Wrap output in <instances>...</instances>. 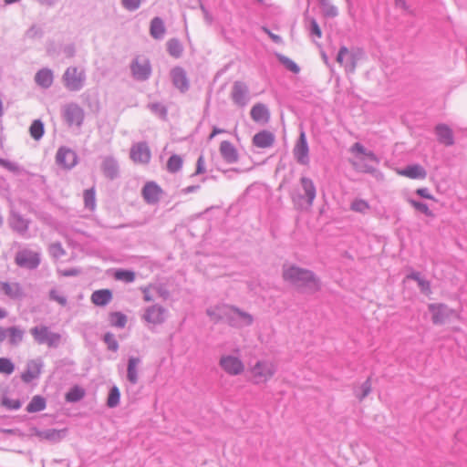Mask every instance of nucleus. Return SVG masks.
I'll list each match as a JSON object with an SVG mask.
<instances>
[{
  "mask_svg": "<svg viewBox=\"0 0 467 467\" xmlns=\"http://www.w3.org/2000/svg\"><path fill=\"white\" fill-rule=\"evenodd\" d=\"M283 277L301 292L315 293L320 289V283L316 275L307 269L296 265L284 266Z\"/></svg>",
  "mask_w": 467,
  "mask_h": 467,
  "instance_id": "f257e3e1",
  "label": "nucleus"
},
{
  "mask_svg": "<svg viewBox=\"0 0 467 467\" xmlns=\"http://www.w3.org/2000/svg\"><path fill=\"white\" fill-rule=\"evenodd\" d=\"M317 196V187L314 182L306 176L299 180V188L295 189L291 193L294 206L297 210L307 211L314 203Z\"/></svg>",
  "mask_w": 467,
  "mask_h": 467,
  "instance_id": "f03ea898",
  "label": "nucleus"
},
{
  "mask_svg": "<svg viewBox=\"0 0 467 467\" xmlns=\"http://www.w3.org/2000/svg\"><path fill=\"white\" fill-rule=\"evenodd\" d=\"M251 381L255 384H265L276 373L277 367L275 362L268 359L257 360L249 368Z\"/></svg>",
  "mask_w": 467,
  "mask_h": 467,
  "instance_id": "7ed1b4c3",
  "label": "nucleus"
},
{
  "mask_svg": "<svg viewBox=\"0 0 467 467\" xmlns=\"http://www.w3.org/2000/svg\"><path fill=\"white\" fill-rule=\"evenodd\" d=\"M363 57V51L360 48L348 49L342 46L337 55L336 60L345 67L347 73H354L358 61Z\"/></svg>",
  "mask_w": 467,
  "mask_h": 467,
  "instance_id": "20e7f679",
  "label": "nucleus"
},
{
  "mask_svg": "<svg viewBox=\"0 0 467 467\" xmlns=\"http://www.w3.org/2000/svg\"><path fill=\"white\" fill-rule=\"evenodd\" d=\"M62 81L65 88L69 91H79L85 85V70L77 67H69L65 70Z\"/></svg>",
  "mask_w": 467,
  "mask_h": 467,
  "instance_id": "39448f33",
  "label": "nucleus"
},
{
  "mask_svg": "<svg viewBox=\"0 0 467 467\" xmlns=\"http://www.w3.org/2000/svg\"><path fill=\"white\" fill-rule=\"evenodd\" d=\"M30 334L37 344H47L49 348H57L61 341V335L52 332L46 326H36L30 329Z\"/></svg>",
  "mask_w": 467,
  "mask_h": 467,
  "instance_id": "423d86ee",
  "label": "nucleus"
},
{
  "mask_svg": "<svg viewBox=\"0 0 467 467\" xmlns=\"http://www.w3.org/2000/svg\"><path fill=\"white\" fill-rule=\"evenodd\" d=\"M224 315L229 325L234 327H248L254 321L252 315L234 306H226Z\"/></svg>",
  "mask_w": 467,
  "mask_h": 467,
  "instance_id": "0eeeda50",
  "label": "nucleus"
},
{
  "mask_svg": "<svg viewBox=\"0 0 467 467\" xmlns=\"http://www.w3.org/2000/svg\"><path fill=\"white\" fill-rule=\"evenodd\" d=\"M132 77L138 81L149 79L151 74V66L148 58L144 57H135L130 64Z\"/></svg>",
  "mask_w": 467,
  "mask_h": 467,
  "instance_id": "6e6552de",
  "label": "nucleus"
},
{
  "mask_svg": "<svg viewBox=\"0 0 467 467\" xmlns=\"http://www.w3.org/2000/svg\"><path fill=\"white\" fill-rule=\"evenodd\" d=\"M219 364L223 370L231 376L241 375L244 370V362L238 357L233 355H223Z\"/></svg>",
  "mask_w": 467,
  "mask_h": 467,
  "instance_id": "1a4fd4ad",
  "label": "nucleus"
},
{
  "mask_svg": "<svg viewBox=\"0 0 467 467\" xmlns=\"http://www.w3.org/2000/svg\"><path fill=\"white\" fill-rule=\"evenodd\" d=\"M15 261L18 266L33 270L39 265L40 256L38 253L24 249L16 253Z\"/></svg>",
  "mask_w": 467,
  "mask_h": 467,
  "instance_id": "9d476101",
  "label": "nucleus"
},
{
  "mask_svg": "<svg viewBox=\"0 0 467 467\" xmlns=\"http://www.w3.org/2000/svg\"><path fill=\"white\" fill-rule=\"evenodd\" d=\"M231 99L238 107H245L250 101L248 86L244 81H234L231 90Z\"/></svg>",
  "mask_w": 467,
  "mask_h": 467,
  "instance_id": "9b49d317",
  "label": "nucleus"
},
{
  "mask_svg": "<svg viewBox=\"0 0 467 467\" xmlns=\"http://www.w3.org/2000/svg\"><path fill=\"white\" fill-rule=\"evenodd\" d=\"M56 162L61 168L70 170L78 163L77 153L67 147H60L56 154Z\"/></svg>",
  "mask_w": 467,
  "mask_h": 467,
  "instance_id": "f8f14e48",
  "label": "nucleus"
},
{
  "mask_svg": "<svg viewBox=\"0 0 467 467\" xmlns=\"http://www.w3.org/2000/svg\"><path fill=\"white\" fill-rule=\"evenodd\" d=\"M294 158L301 165H308L309 163V148L306 137L304 131L300 136L293 150Z\"/></svg>",
  "mask_w": 467,
  "mask_h": 467,
  "instance_id": "ddd939ff",
  "label": "nucleus"
},
{
  "mask_svg": "<svg viewBox=\"0 0 467 467\" xmlns=\"http://www.w3.org/2000/svg\"><path fill=\"white\" fill-rule=\"evenodd\" d=\"M44 362L41 358L31 359L26 363V368L21 375V379L24 383H30L37 379L42 372Z\"/></svg>",
  "mask_w": 467,
  "mask_h": 467,
  "instance_id": "4468645a",
  "label": "nucleus"
},
{
  "mask_svg": "<svg viewBox=\"0 0 467 467\" xmlns=\"http://www.w3.org/2000/svg\"><path fill=\"white\" fill-rule=\"evenodd\" d=\"M63 117L69 126L80 127L84 119V111L77 104H68L63 109Z\"/></svg>",
  "mask_w": 467,
  "mask_h": 467,
  "instance_id": "2eb2a0df",
  "label": "nucleus"
},
{
  "mask_svg": "<svg viewBox=\"0 0 467 467\" xmlns=\"http://www.w3.org/2000/svg\"><path fill=\"white\" fill-rule=\"evenodd\" d=\"M429 311L431 313V320L435 325L444 324L454 314V311L444 304H430Z\"/></svg>",
  "mask_w": 467,
  "mask_h": 467,
  "instance_id": "dca6fc26",
  "label": "nucleus"
},
{
  "mask_svg": "<svg viewBox=\"0 0 467 467\" xmlns=\"http://www.w3.org/2000/svg\"><path fill=\"white\" fill-rule=\"evenodd\" d=\"M142 318L149 324L161 325L166 319V309L159 305H153L147 307Z\"/></svg>",
  "mask_w": 467,
  "mask_h": 467,
  "instance_id": "f3484780",
  "label": "nucleus"
},
{
  "mask_svg": "<svg viewBox=\"0 0 467 467\" xmlns=\"http://www.w3.org/2000/svg\"><path fill=\"white\" fill-rule=\"evenodd\" d=\"M130 158L134 162L146 164L150 161V151L146 142L134 144L130 149Z\"/></svg>",
  "mask_w": 467,
  "mask_h": 467,
  "instance_id": "a211bd4d",
  "label": "nucleus"
},
{
  "mask_svg": "<svg viewBox=\"0 0 467 467\" xmlns=\"http://www.w3.org/2000/svg\"><path fill=\"white\" fill-rule=\"evenodd\" d=\"M171 78L173 86L181 90L182 92H185L189 88V81L186 76V72L183 68L180 67H176L171 70Z\"/></svg>",
  "mask_w": 467,
  "mask_h": 467,
  "instance_id": "6ab92c4d",
  "label": "nucleus"
},
{
  "mask_svg": "<svg viewBox=\"0 0 467 467\" xmlns=\"http://www.w3.org/2000/svg\"><path fill=\"white\" fill-rule=\"evenodd\" d=\"M435 134L441 144L451 146L454 144V137L451 129L446 124H438L435 127Z\"/></svg>",
  "mask_w": 467,
  "mask_h": 467,
  "instance_id": "aec40b11",
  "label": "nucleus"
},
{
  "mask_svg": "<svg viewBox=\"0 0 467 467\" xmlns=\"http://www.w3.org/2000/svg\"><path fill=\"white\" fill-rule=\"evenodd\" d=\"M161 193V188L153 182H147L142 188V196L146 202L156 203Z\"/></svg>",
  "mask_w": 467,
  "mask_h": 467,
  "instance_id": "412c9836",
  "label": "nucleus"
},
{
  "mask_svg": "<svg viewBox=\"0 0 467 467\" xmlns=\"http://www.w3.org/2000/svg\"><path fill=\"white\" fill-rule=\"evenodd\" d=\"M251 118L257 123H267L270 119L268 108L263 103H256L250 111Z\"/></svg>",
  "mask_w": 467,
  "mask_h": 467,
  "instance_id": "4be33fe9",
  "label": "nucleus"
},
{
  "mask_svg": "<svg viewBox=\"0 0 467 467\" xmlns=\"http://www.w3.org/2000/svg\"><path fill=\"white\" fill-rule=\"evenodd\" d=\"M54 81V74L50 68L44 67L38 70L35 75V82L42 88H48Z\"/></svg>",
  "mask_w": 467,
  "mask_h": 467,
  "instance_id": "5701e85b",
  "label": "nucleus"
},
{
  "mask_svg": "<svg viewBox=\"0 0 467 467\" xmlns=\"http://www.w3.org/2000/svg\"><path fill=\"white\" fill-rule=\"evenodd\" d=\"M101 169L104 175L109 180H114L119 176L118 161L111 156L104 158L101 164Z\"/></svg>",
  "mask_w": 467,
  "mask_h": 467,
  "instance_id": "b1692460",
  "label": "nucleus"
},
{
  "mask_svg": "<svg viewBox=\"0 0 467 467\" xmlns=\"http://www.w3.org/2000/svg\"><path fill=\"white\" fill-rule=\"evenodd\" d=\"M0 291L11 299H19L24 296L23 289L18 283L0 282Z\"/></svg>",
  "mask_w": 467,
  "mask_h": 467,
  "instance_id": "393cba45",
  "label": "nucleus"
},
{
  "mask_svg": "<svg viewBox=\"0 0 467 467\" xmlns=\"http://www.w3.org/2000/svg\"><path fill=\"white\" fill-rule=\"evenodd\" d=\"M275 142V135L268 130H262L253 137V144L258 148L271 147Z\"/></svg>",
  "mask_w": 467,
  "mask_h": 467,
  "instance_id": "a878e982",
  "label": "nucleus"
},
{
  "mask_svg": "<svg viewBox=\"0 0 467 467\" xmlns=\"http://www.w3.org/2000/svg\"><path fill=\"white\" fill-rule=\"evenodd\" d=\"M220 153L223 160L228 163H234L238 160L237 150L234 146L227 141L223 140L220 145Z\"/></svg>",
  "mask_w": 467,
  "mask_h": 467,
  "instance_id": "bb28decb",
  "label": "nucleus"
},
{
  "mask_svg": "<svg viewBox=\"0 0 467 467\" xmlns=\"http://www.w3.org/2000/svg\"><path fill=\"white\" fill-rule=\"evenodd\" d=\"M112 299V293L109 289L96 290L91 295V302L99 306L108 305Z\"/></svg>",
  "mask_w": 467,
  "mask_h": 467,
  "instance_id": "cd10ccee",
  "label": "nucleus"
},
{
  "mask_svg": "<svg viewBox=\"0 0 467 467\" xmlns=\"http://www.w3.org/2000/svg\"><path fill=\"white\" fill-rule=\"evenodd\" d=\"M166 32L163 20L156 16L151 19L150 26V34L154 39H162Z\"/></svg>",
  "mask_w": 467,
  "mask_h": 467,
  "instance_id": "c85d7f7f",
  "label": "nucleus"
},
{
  "mask_svg": "<svg viewBox=\"0 0 467 467\" xmlns=\"http://www.w3.org/2000/svg\"><path fill=\"white\" fill-rule=\"evenodd\" d=\"M140 363V359L136 357H130L128 360L127 379L133 385L137 384L139 380L137 367Z\"/></svg>",
  "mask_w": 467,
  "mask_h": 467,
  "instance_id": "c756f323",
  "label": "nucleus"
},
{
  "mask_svg": "<svg viewBox=\"0 0 467 467\" xmlns=\"http://www.w3.org/2000/svg\"><path fill=\"white\" fill-rule=\"evenodd\" d=\"M400 174L410 179H424L427 173L423 167L419 164H413L404 168Z\"/></svg>",
  "mask_w": 467,
  "mask_h": 467,
  "instance_id": "7c9ffc66",
  "label": "nucleus"
},
{
  "mask_svg": "<svg viewBox=\"0 0 467 467\" xmlns=\"http://www.w3.org/2000/svg\"><path fill=\"white\" fill-rule=\"evenodd\" d=\"M10 224L20 234H25L28 230V222L18 213L12 214Z\"/></svg>",
  "mask_w": 467,
  "mask_h": 467,
  "instance_id": "2f4dec72",
  "label": "nucleus"
},
{
  "mask_svg": "<svg viewBox=\"0 0 467 467\" xmlns=\"http://www.w3.org/2000/svg\"><path fill=\"white\" fill-rule=\"evenodd\" d=\"M46 400L39 395H36L32 398L30 402L26 406V411L29 413H35L42 411L46 409Z\"/></svg>",
  "mask_w": 467,
  "mask_h": 467,
  "instance_id": "473e14b6",
  "label": "nucleus"
},
{
  "mask_svg": "<svg viewBox=\"0 0 467 467\" xmlns=\"http://www.w3.org/2000/svg\"><path fill=\"white\" fill-rule=\"evenodd\" d=\"M7 329V338L10 345L16 346L22 342L24 330L17 327H11Z\"/></svg>",
  "mask_w": 467,
  "mask_h": 467,
  "instance_id": "72a5a7b5",
  "label": "nucleus"
},
{
  "mask_svg": "<svg viewBox=\"0 0 467 467\" xmlns=\"http://www.w3.org/2000/svg\"><path fill=\"white\" fill-rule=\"evenodd\" d=\"M407 278L416 281L421 292L425 294L431 293L430 282L422 278L420 272H411L407 275Z\"/></svg>",
  "mask_w": 467,
  "mask_h": 467,
  "instance_id": "f704fd0d",
  "label": "nucleus"
},
{
  "mask_svg": "<svg viewBox=\"0 0 467 467\" xmlns=\"http://www.w3.org/2000/svg\"><path fill=\"white\" fill-rule=\"evenodd\" d=\"M276 57L278 61L289 71L294 74H298L300 71L299 66L289 57L277 53Z\"/></svg>",
  "mask_w": 467,
  "mask_h": 467,
  "instance_id": "c9c22d12",
  "label": "nucleus"
},
{
  "mask_svg": "<svg viewBox=\"0 0 467 467\" xmlns=\"http://www.w3.org/2000/svg\"><path fill=\"white\" fill-rule=\"evenodd\" d=\"M167 49L169 54L176 58L182 56L183 50L181 42L176 38L170 39L167 42Z\"/></svg>",
  "mask_w": 467,
  "mask_h": 467,
  "instance_id": "e433bc0d",
  "label": "nucleus"
},
{
  "mask_svg": "<svg viewBox=\"0 0 467 467\" xmlns=\"http://www.w3.org/2000/svg\"><path fill=\"white\" fill-rule=\"evenodd\" d=\"M29 132L31 137L38 140H40L44 135V124L40 119H36L32 122L29 128Z\"/></svg>",
  "mask_w": 467,
  "mask_h": 467,
  "instance_id": "4c0bfd02",
  "label": "nucleus"
},
{
  "mask_svg": "<svg viewBox=\"0 0 467 467\" xmlns=\"http://www.w3.org/2000/svg\"><path fill=\"white\" fill-rule=\"evenodd\" d=\"M37 436L40 439L57 441L61 439L62 431H57L54 429H47V430L37 431Z\"/></svg>",
  "mask_w": 467,
  "mask_h": 467,
  "instance_id": "58836bf2",
  "label": "nucleus"
},
{
  "mask_svg": "<svg viewBox=\"0 0 467 467\" xmlns=\"http://www.w3.org/2000/svg\"><path fill=\"white\" fill-rule=\"evenodd\" d=\"M111 326L123 328L127 323V317L120 312H112L109 317Z\"/></svg>",
  "mask_w": 467,
  "mask_h": 467,
  "instance_id": "ea45409f",
  "label": "nucleus"
},
{
  "mask_svg": "<svg viewBox=\"0 0 467 467\" xmlns=\"http://www.w3.org/2000/svg\"><path fill=\"white\" fill-rule=\"evenodd\" d=\"M350 209L353 212L365 214L370 209V205L366 200L357 198L351 202Z\"/></svg>",
  "mask_w": 467,
  "mask_h": 467,
  "instance_id": "a19ab883",
  "label": "nucleus"
},
{
  "mask_svg": "<svg viewBox=\"0 0 467 467\" xmlns=\"http://www.w3.org/2000/svg\"><path fill=\"white\" fill-rule=\"evenodd\" d=\"M84 390L81 388L75 386L66 394V400L68 402H78L84 397Z\"/></svg>",
  "mask_w": 467,
  "mask_h": 467,
  "instance_id": "79ce46f5",
  "label": "nucleus"
},
{
  "mask_svg": "<svg viewBox=\"0 0 467 467\" xmlns=\"http://www.w3.org/2000/svg\"><path fill=\"white\" fill-rule=\"evenodd\" d=\"M120 399V392L118 387L113 386L109 392L107 405L109 408H115L119 405Z\"/></svg>",
  "mask_w": 467,
  "mask_h": 467,
  "instance_id": "37998d69",
  "label": "nucleus"
},
{
  "mask_svg": "<svg viewBox=\"0 0 467 467\" xmlns=\"http://www.w3.org/2000/svg\"><path fill=\"white\" fill-rule=\"evenodd\" d=\"M182 165V159L176 154L171 155L167 161V170L170 172H177Z\"/></svg>",
  "mask_w": 467,
  "mask_h": 467,
  "instance_id": "c03bdc74",
  "label": "nucleus"
},
{
  "mask_svg": "<svg viewBox=\"0 0 467 467\" xmlns=\"http://www.w3.org/2000/svg\"><path fill=\"white\" fill-rule=\"evenodd\" d=\"M370 391L371 382L368 378L358 389H355V395L359 400H362L370 393Z\"/></svg>",
  "mask_w": 467,
  "mask_h": 467,
  "instance_id": "a18cd8bd",
  "label": "nucleus"
},
{
  "mask_svg": "<svg viewBox=\"0 0 467 467\" xmlns=\"http://www.w3.org/2000/svg\"><path fill=\"white\" fill-rule=\"evenodd\" d=\"M115 278L126 283H132L135 280V273L130 270H118L115 273Z\"/></svg>",
  "mask_w": 467,
  "mask_h": 467,
  "instance_id": "49530a36",
  "label": "nucleus"
},
{
  "mask_svg": "<svg viewBox=\"0 0 467 467\" xmlns=\"http://www.w3.org/2000/svg\"><path fill=\"white\" fill-rule=\"evenodd\" d=\"M319 3L327 16L335 17L337 16V8L329 0H319Z\"/></svg>",
  "mask_w": 467,
  "mask_h": 467,
  "instance_id": "de8ad7c7",
  "label": "nucleus"
},
{
  "mask_svg": "<svg viewBox=\"0 0 467 467\" xmlns=\"http://www.w3.org/2000/svg\"><path fill=\"white\" fill-rule=\"evenodd\" d=\"M85 207L93 210L96 206V198L94 189H88L84 192Z\"/></svg>",
  "mask_w": 467,
  "mask_h": 467,
  "instance_id": "09e8293b",
  "label": "nucleus"
},
{
  "mask_svg": "<svg viewBox=\"0 0 467 467\" xmlns=\"http://www.w3.org/2000/svg\"><path fill=\"white\" fill-rule=\"evenodd\" d=\"M103 341L107 345L109 350L116 352L119 349V343L112 333L107 332L103 336Z\"/></svg>",
  "mask_w": 467,
  "mask_h": 467,
  "instance_id": "8fccbe9b",
  "label": "nucleus"
},
{
  "mask_svg": "<svg viewBox=\"0 0 467 467\" xmlns=\"http://www.w3.org/2000/svg\"><path fill=\"white\" fill-rule=\"evenodd\" d=\"M15 370L14 363L7 358H0V373L10 375Z\"/></svg>",
  "mask_w": 467,
  "mask_h": 467,
  "instance_id": "3c124183",
  "label": "nucleus"
},
{
  "mask_svg": "<svg viewBox=\"0 0 467 467\" xmlns=\"http://www.w3.org/2000/svg\"><path fill=\"white\" fill-rule=\"evenodd\" d=\"M410 202L417 211L420 212L426 216L433 215L427 203L416 200H410Z\"/></svg>",
  "mask_w": 467,
  "mask_h": 467,
  "instance_id": "603ef678",
  "label": "nucleus"
},
{
  "mask_svg": "<svg viewBox=\"0 0 467 467\" xmlns=\"http://www.w3.org/2000/svg\"><path fill=\"white\" fill-rule=\"evenodd\" d=\"M148 108L150 109L152 113L159 116L160 118L164 119L167 115V109L161 103H150L148 105Z\"/></svg>",
  "mask_w": 467,
  "mask_h": 467,
  "instance_id": "864d4df0",
  "label": "nucleus"
},
{
  "mask_svg": "<svg viewBox=\"0 0 467 467\" xmlns=\"http://www.w3.org/2000/svg\"><path fill=\"white\" fill-rule=\"evenodd\" d=\"M124 9L134 12L140 7L142 0H120Z\"/></svg>",
  "mask_w": 467,
  "mask_h": 467,
  "instance_id": "5fc2aeb1",
  "label": "nucleus"
},
{
  "mask_svg": "<svg viewBox=\"0 0 467 467\" xmlns=\"http://www.w3.org/2000/svg\"><path fill=\"white\" fill-rule=\"evenodd\" d=\"M49 298L50 300L57 302L61 306H66L67 303V297L60 294L57 289L53 288L49 292Z\"/></svg>",
  "mask_w": 467,
  "mask_h": 467,
  "instance_id": "6e6d98bb",
  "label": "nucleus"
},
{
  "mask_svg": "<svg viewBox=\"0 0 467 467\" xmlns=\"http://www.w3.org/2000/svg\"><path fill=\"white\" fill-rule=\"evenodd\" d=\"M0 166L14 173H18L21 171L20 166L16 162L10 161L2 158H0Z\"/></svg>",
  "mask_w": 467,
  "mask_h": 467,
  "instance_id": "4d7b16f0",
  "label": "nucleus"
},
{
  "mask_svg": "<svg viewBox=\"0 0 467 467\" xmlns=\"http://www.w3.org/2000/svg\"><path fill=\"white\" fill-rule=\"evenodd\" d=\"M49 253L53 257L60 258L65 254V250L60 243H53L49 246Z\"/></svg>",
  "mask_w": 467,
  "mask_h": 467,
  "instance_id": "13d9d810",
  "label": "nucleus"
},
{
  "mask_svg": "<svg viewBox=\"0 0 467 467\" xmlns=\"http://www.w3.org/2000/svg\"><path fill=\"white\" fill-rule=\"evenodd\" d=\"M2 404L10 410H18L21 407V402L18 400H10L8 398H3Z\"/></svg>",
  "mask_w": 467,
  "mask_h": 467,
  "instance_id": "bf43d9fd",
  "label": "nucleus"
},
{
  "mask_svg": "<svg viewBox=\"0 0 467 467\" xmlns=\"http://www.w3.org/2000/svg\"><path fill=\"white\" fill-rule=\"evenodd\" d=\"M308 29L311 35H314L317 37H321L322 32L316 19L312 18L310 20Z\"/></svg>",
  "mask_w": 467,
  "mask_h": 467,
  "instance_id": "052dcab7",
  "label": "nucleus"
},
{
  "mask_svg": "<svg viewBox=\"0 0 467 467\" xmlns=\"http://www.w3.org/2000/svg\"><path fill=\"white\" fill-rule=\"evenodd\" d=\"M29 38L40 37L42 36V29L36 26H32L26 33Z\"/></svg>",
  "mask_w": 467,
  "mask_h": 467,
  "instance_id": "680f3d73",
  "label": "nucleus"
},
{
  "mask_svg": "<svg viewBox=\"0 0 467 467\" xmlns=\"http://www.w3.org/2000/svg\"><path fill=\"white\" fill-rule=\"evenodd\" d=\"M152 291L160 297H162L164 299H166L169 296L168 290L162 287L161 285H152Z\"/></svg>",
  "mask_w": 467,
  "mask_h": 467,
  "instance_id": "e2e57ef3",
  "label": "nucleus"
},
{
  "mask_svg": "<svg viewBox=\"0 0 467 467\" xmlns=\"http://www.w3.org/2000/svg\"><path fill=\"white\" fill-rule=\"evenodd\" d=\"M141 291L143 293V299L144 301L146 302H151L154 300V297L151 294V291H152V285L150 286H147V287H142L141 288Z\"/></svg>",
  "mask_w": 467,
  "mask_h": 467,
  "instance_id": "0e129e2a",
  "label": "nucleus"
},
{
  "mask_svg": "<svg viewBox=\"0 0 467 467\" xmlns=\"http://www.w3.org/2000/svg\"><path fill=\"white\" fill-rule=\"evenodd\" d=\"M366 150L367 149L359 142L354 143L353 146L351 147V151L357 154H364L366 152Z\"/></svg>",
  "mask_w": 467,
  "mask_h": 467,
  "instance_id": "69168bd1",
  "label": "nucleus"
},
{
  "mask_svg": "<svg viewBox=\"0 0 467 467\" xmlns=\"http://www.w3.org/2000/svg\"><path fill=\"white\" fill-rule=\"evenodd\" d=\"M75 47L72 44L67 45L63 48V53L67 57H72L75 56Z\"/></svg>",
  "mask_w": 467,
  "mask_h": 467,
  "instance_id": "338daca9",
  "label": "nucleus"
},
{
  "mask_svg": "<svg viewBox=\"0 0 467 467\" xmlns=\"http://www.w3.org/2000/svg\"><path fill=\"white\" fill-rule=\"evenodd\" d=\"M79 273H80V271L78 269H76V268H70V269H66V270L60 271V274L63 276H76Z\"/></svg>",
  "mask_w": 467,
  "mask_h": 467,
  "instance_id": "774afa93",
  "label": "nucleus"
}]
</instances>
